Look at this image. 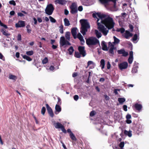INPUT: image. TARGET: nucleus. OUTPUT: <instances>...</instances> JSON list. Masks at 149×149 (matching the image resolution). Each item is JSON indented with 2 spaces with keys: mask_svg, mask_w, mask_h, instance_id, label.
Listing matches in <instances>:
<instances>
[{
  "mask_svg": "<svg viewBox=\"0 0 149 149\" xmlns=\"http://www.w3.org/2000/svg\"><path fill=\"white\" fill-rule=\"evenodd\" d=\"M103 24L106 27L103 26V35L106 36L108 33L109 29H113L115 23L112 18L110 17L108 13L103 14Z\"/></svg>",
  "mask_w": 149,
  "mask_h": 149,
  "instance_id": "f257e3e1",
  "label": "nucleus"
},
{
  "mask_svg": "<svg viewBox=\"0 0 149 149\" xmlns=\"http://www.w3.org/2000/svg\"><path fill=\"white\" fill-rule=\"evenodd\" d=\"M93 17L97 19V22L98 29L102 32V15L100 13H95L93 14Z\"/></svg>",
  "mask_w": 149,
  "mask_h": 149,
  "instance_id": "f03ea898",
  "label": "nucleus"
},
{
  "mask_svg": "<svg viewBox=\"0 0 149 149\" xmlns=\"http://www.w3.org/2000/svg\"><path fill=\"white\" fill-rule=\"evenodd\" d=\"M80 22L81 24L80 32L83 36H84L87 31V29L90 28V26L87 20L86 19H81Z\"/></svg>",
  "mask_w": 149,
  "mask_h": 149,
  "instance_id": "7ed1b4c3",
  "label": "nucleus"
},
{
  "mask_svg": "<svg viewBox=\"0 0 149 149\" xmlns=\"http://www.w3.org/2000/svg\"><path fill=\"white\" fill-rule=\"evenodd\" d=\"M77 30V29L76 28H72L71 30L72 35L74 39L78 38L80 40L81 44L83 45L85 43L83 37L80 33H79L76 36Z\"/></svg>",
  "mask_w": 149,
  "mask_h": 149,
  "instance_id": "20e7f679",
  "label": "nucleus"
},
{
  "mask_svg": "<svg viewBox=\"0 0 149 149\" xmlns=\"http://www.w3.org/2000/svg\"><path fill=\"white\" fill-rule=\"evenodd\" d=\"M86 43L89 46L99 44V40L96 38L91 37L86 40Z\"/></svg>",
  "mask_w": 149,
  "mask_h": 149,
  "instance_id": "39448f33",
  "label": "nucleus"
},
{
  "mask_svg": "<svg viewBox=\"0 0 149 149\" xmlns=\"http://www.w3.org/2000/svg\"><path fill=\"white\" fill-rule=\"evenodd\" d=\"M54 8L51 4L48 5L45 9V13L48 15H51L53 13Z\"/></svg>",
  "mask_w": 149,
  "mask_h": 149,
  "instance_id": "423d86ee",
  "label": "nucleus"
},
{
  "mask_svg": "<svg viewBox=\"0 0 149 149\" xmlns=\"http://www.w3.org/2000/svg\"><path fill=\"white\" fill-rule=\"evenodd\" d=\"M60 43L61 47H66L67 46L71 45V44L68 40H66L63 36H62L60 38Z\"/></svg>",
  "mask_w": 149,
  "mask_h": 149,
  "instance_id": "0eeeda50",
  "label": "nucleus"
},
{
  "mask_svg": "<svg viewBox=\"0 0 149 149\" xmlns=\"http://www.w3.org/2000/svg\"><path fill=\"white\" fill-rule=\"evenodd\" d=\"M71 9L70 13L72 14L76 13L77 12V5L76 3H73L70 6Z\"/></svg>",
  "mask_w": 149,
  "mask_h": 149,
  "instance_id": "6e6552de",
  "label": "nucleus"
},
{
  "mask_svg": "<svg viewBox=\"0 0 149 149\" xmlns=\"http://www.w3.org/2000/svg\"><path fill=\"white\" fill-rule=\"evenodd\" d=\"M54 127L57 129L60 128L64 133H66V130L65 129L63 126L59 123H55L54 124Z\"/></svg>",
  "mask_w": 149,
  "mask_h": 149,
  "instance_id": "1a4fd4ad",
  "label": "nucleus"
},
{
  "mask_svg": "<svg viewBox=\"0 0 149 149\" xmlns=\"http://www.w3.org/2000/svg\"><path fill=\"white\" fill-rule=\"evenodd\" d=\"M111 1L116 3L115 0H103V5L107 9H109L110 7L109 3Z\"/></svg>",
  "mask_w": 149,
  "mask_h": 149,
  "instance_id": "9d476101",
  "label": "nucleus"
},
{
  "mask_svg": "<svg viewBox=\"0 0 149 149\" xmlns=\"http://www.w3.org/2000/svg\"><path fill=\"white\" fill-rule=\"evenodd\" d=\"M111 1L116 3L115 0H103V5L107 9H109L110 7L109 3Z\"/></svg>",
  "mask_w": 149,
  "mask_h": 149,
  "instance_id": "9b49d317",
  "label": "nucleus"
},
{
  "mask_svg": "<svg viewBox=\"0 0 149 149\" xmlns=\"http://www.w3.org/2000/svg\"><path fill=\"white\" fill-rule=\"evenodd\" d=\"M119 68L120 70L126 69L128 66V64L126 62H124L120 63L118 65Z\"/></svg>",
  "mask_w": 149,
  "mask_h": 149,
  "instance_id": "f8f14e48",
  "label": "nucleus"
},
{
  "mask_svg": "<svg viewBox=\"0 0 149 149\" xmlns=\"http://www.w3.org/2000/svg\"><path fill=\"white\" fill-rule=\"evenodd\" d=\"M25 26L24 21L22 20L19 21L15 24V27L17 28L22 27Z\"/></svg>",
  "mask_w": 149,
  "mask_h": 149,
  "instance_id": "ddd939ff",
  "label": "nucleus"
},
{
  "mask_svg": "<svg viewBox=\"0 0 149 149\" xmlns=\"http://www.w3.org/2000/svg\"><path fill=\"white\" fill-rule=\"evenodd\" d=\"M109 54H114L113 50L115 49L114 45L111 44V43L109 42Z\"/></svg>",
  "mask_w": 149,
  "mask_h": 149,
  "instance_id": "4468645a",
  "label": "nucleus"
},
{
  "mask_svg": "<svg viewBox=\"0 0 149 149\" xmlns=\"http://www.w3.org/2000/svg\"><path fill=\"white\" fill-rule=\"evenodd\" d=\"M118 53L119 54H122V55L124 56H127L128 55V53L125 51L123 49H121L118 50L117 51Z\"/></svg>",
  "mask_w": 149,
  "mask_h": 149,
  "instance_id": "2eb2a0df",
  "label": "nucleus"
},
{
  "mask_svg": "<svg viewBox=\"0 0 149 149\" xmlns=\"http://www.w3.org/2000/svg\"><path fill=\"white\" fill-rule=\"evenodd\" d=\"M78 50L81 54L84 56L86 55L85 51L84 50V47L83 46H79L78 47Z\"/></svg>",
  "mask_w": 149,
  "mask_h": 149,
  "instance_id": "dca6fc26",
  "label": "nucleus"
},
{
  "mask_svg": "<svg viewBox=\"0 0 149 149\" xmlns=\"http://www.w3.org/2000/svg\"><path fill=\"white\" fill-rule=\"evenodd\" d=\"M46 107L48 112L50 116L52 117H53L54 116V114L51 108L47 104H46Z\"/></svg>",
  "mask_w": 149,
  "mask_h": 149,
  "instance_id": "f3484780",
  "label": "nucleus"
},
{
  "mask_svg": "<svg viewBox=\"0 0 149 149\" xmlns=\"http://www.w3.org/2000/svg\"><path fill=\"white\" fill-rule=\"evenodd\" d=\"M132 35H133L131 33L127 30L125 31V33L123 35V36L127 39H128L130 37H132Z\"/></svg>",
  "mask_w": 149,
  "mask_h": 149,
  "instance_id": "a211bd4d",
  "label": "nucleus"
},
{
  "mask_svg": "<svg viewBox=\"0 0 149 149\" xmlns=\"http://www.w3.org/2000/svg\"><path fill=\"white\" fill-rule=\"evenodd\" d=\"M55 112L56 114H58L61 111V108L59 105L56 104L55 107Z\"/></svg>",
  "mask_w": 149,
  "mask_h": 149,
  "instance_id": "6ab92c4d",
  "label": "nucleus"
},
{
  "mask_svg": "<svg viewBox=\"0 0 149 149\" xmlns=\"http://www.w3.org/2000/svg\"><path fill=\"white\" fill-rule=\"evenodd\" d=\"M134 106L135 109L139 111H141L142 107L141 104L138 103L135 104Z\"/></svg>",
  "mask_w": 149,
  "mask_h": 149,
  "instance_id": "aec40b11",
  "label": "nucleus"
},
{
  "mask_svg": "<svg viewBox=\"0 0 149 149\" xmlns=\"http://www.w3.org/2000/svg\"><path fill=\"white\" fill-rule=\"evenodd\" d=\"M55 2L56 4L58 3L62 5L65 4L66 3V1L65 0H56Z\"/></svg>",
  "mask_w": 149,
  "mask_h": 149,
  "instance_id": "412c9836",
  "label": "nucleus"
},
{
  "mask_svg": "<svg viewBox=\"0 0 149 149\" xmlns=\"http://www.w3.org/2000/svg\"><path fill=\"white\" fill-rule=\"evenodd\" d=\"M9 78L10 79L13 80L14 81H15L17 79V77L16 76L11 74H10L9 76Z\"/></svg>",
  "mask_w": 149,
  "mask_h": 149,
  "instance_id": "4be33fe9",
  "label": "nucleus"
},
{
  "mask_svg": "<svg viewBox=\"0 0 149 149\" xmlns=\"http://www.w3.org/2000/svg\"><path fill=\"white\" fill-rule=\"evenodd\" d=\"M132 132L131 131H127L126 130H125L124 133L125 135L128 136L129 137H131L132 136Z\"/></svg>",
  "mask_w": 149,
  "mask_h": 149,
  "instance_id": "5701e85b",
  "label": "nucleus"
},
{
  "mask_svg": "<svg viewBox=\"0 0 149 149\" xmlns=\"http://www.w3.org/2000/svg\"><path fill=\"white\" fill-rule=\"evenodd\" d=\"M64 25L65 26H68L70 25L69 21L66 18H65L64 19Z\"/></svg>",
  "mask_w": 149,
  "mask_h": 149,
  "instance_id": "b1692460",
  "label": "nucleus"
},
{
  "mask_svg": "<svg viewBox=\"0 0 149 149\" xmlns=\"http://www.w3.org/2000/svg\"><path fill=\"white\" fill-rule=\"evenodd\" d=\"M70 32H66L65 33V37L68 40H70Z\"/></svg>",
  "mask_w": 149,
  "mask_h": 149,
  "instance_id": "393cba45",
  "label": "nucleus"
},
{
  "mask_svg": "<svg viewBox=\"0 0 149 149\" xmlns=\"http://www.w3.org/2000/svg\"><path fill=\"white\" fill-rule=\"evenodd\" d=\"M118 101L120 104H123L125 101V99L124 98H119L118 99Z\"/></svg>",
  "mask_w": 149,
  "mask_h": 149,
  "instance_id": "a878e982",
  "label": "nucleus"
},
{
  "mask_svg": "<svg viewBox=\"0 0 149 149\" xmlns=\"http://www.w3.org/2000/svg\"><path fill=\"white\" fill-rule=\"evenodd\" d=\"M114 41L113 43L114 44H118L120 42V40L116 38L115 36L113 37Z\"/></svg>",
  "mask_w": 149,
  "mask_h": 149,
  "instance_id": "bb28decb",
  "label": "nucleus"
},
{
  "mask_svg": "<svg viewBox=\"0 0 149 149\" xmlns=\"http://www.w3.org/2000/svg\"><path fill=\"white\" fill-rule=\"evenodd\" d=\"M139 37V35H138L137 34H136L134 35L133 37L132 38L133 41L135 43H136L137 42H136V41L138 39Z\"/></svg>",
  "mask_w": 149,
  "mask_h": 149,
  "instance_id": "cd10ccee",
  "label": "nucleus"
},
{
  "mask_svg": "<svg viewBox=\"0 0 149 149\" xmlns=\"http://www.w3.org/2000/svg\"><path fill=\"white\" fill-rule=\"evenodd\" d=\"M22 57L24 59H26L27 61H32V59L29 56L26 55H24L22 56Z\"/></svg>",
  "mask_w": 149,
  "mask_h": 149,
  "instance_id": "c85d7f7f",
  "label": "nucleus"
},
{
  "mask_svg": "<svg viewBox=\"0 0 149 149\" xmlns=\"http://www.w3.org/2000/svg\"><path fill=\"white\" fill-rule=\"evenodd\" d=\"M1 32L5 36H10V34L9 33H8V31H5L4 29H2L1 30Z\"/></svg>",
  "mask_w": 149,
  "mask_h": 149,
  "instance_id": "c756f323",
  "label": "nucleus"
},
{
  "mask_svg": "<svg viewBox=\"0 0 149 149\" xmlns=\"http://www.w3.org/2000/svg\"><path fill=\"white\" fill-rule=\"evenodd\" d=\"M116 31L117 32H120L121 33H123L125 31V29L123 28H117Z\"/></svg>",
  "mask_w": 149,
  "mask_h": 149,
  "instance_id": "7c9ffc66",
  "label": "nucleus"
},
{
  "mask_svg": "<svg viewBox=\"0 0 149 149\" xmlns=\"http://www.w3.org/2000/svg\"><path fill=\"white\" fill-rule=\"evenodd\" d=\"M95 32L96 36L97 38H99L101 37L102 34L100 33L97 30H95Z\"/></svg>",
  "mask_w": 149,
  "mask_h": 149,
  "instance_id": "2f4dec72",
  "label": "nucleus"
},
{
  "mask_svg": "<svg viewBox=\"0 0 149 149\" xmlns=\"http://www.w3.org/2000/svg\"><path fill=\"white\" fill-rule=\"evenodd\" d=\"M33 52L32 50L26 52V54L28 56H31L33 54Z\"/></svg>",
  "mask_w": 149,
  "mask_h": 149,
  "instance_id": "473e14b6",
  "label": "nucleus"
},
{
  "mask_svg": "<svg viewBox=\"0 0 149 149\" xmlns=\"http://www.w3.org/2000/svg\"><path fill=\"white\" fill-rule=\"evenodd\" d=\"M68 51L69 52V54H72L73 51H74V49L73 48V47H70V48L68 49Z\"/></svg>",
  "mask_w": 149,
  "mask_h": 149,
  "instance_id": "72a5a7b5",
  "label": "nucleus"
},
{
  "mask_svg": "<svg viewBox=\"0 0 149 149\" xmlns=\"http://www.w3.org/2000/svg\"><path fill=\"white\" fill-rule=\"evenodd\" d=\"M70 138L72 140H76V137L72 133H70Z\"/></svg>",
  "mask_w": 149,
  "mask_h": 149,
  "instance_id": "f704fd0d",
  "label": "nucleus"
},
{
  "mask_svg": "<svg viewBox=\"0 0 149 149\" xmlns=\"http://www.w3.org/2000/svg\"><path fill=\"white\" fill-rule=\"evenodd\" d=\"M60 29L59 30V32L61 33H63V26L62 25H61L59 27Z\"/></svg>",
  "mask_w": 149,
  "mask_h": 149,
  "instance_id": "c9c22d12",
  "label": "nucleus"
},
{
  "mask_svg": "<svg viewBox=\"0 0 149 149\" xmlns=\"http://www.w3.org/2000/svg\"><path fill=\"white\" fill-rule=\"evenodd\" d=\"M108 48L105 44V42L103 41V50L107 51Z\"/></svg>",
  "mask_w": 149,
  "mask_h": 149,
  "instance_id": "e433bc0d",
  "label": "nucleus"
},
{
  "mask_svg": "<svg viewBox=\"0 0 149 149\" xmlns=\"http://www.w3.org/2000/svg\"><path fill=\"white\" fill-rule=\"evenodd\" d=\"M26 28L27 29V32L28 33H31V29H30V26L29 25H28L26 26Z\"/></svg>",
  "mask_w": 149,
  "mask_h": 149,
  "instance_id": "4c0bfd02",
  "label": "nucleus"
},
{
  "mask_svg": "<svg viewBox=\"0 0 149 149\" xmlns=\"http://www.w3.org/2000/svg\"><path fill=\"white\" fill-rule=\"evenodd\" d=\"M49 18L52 22L55 23L56 22V20L52 17L50 16L49 17Z\"/></svg>",
  "mask_w": 149,
  "mask_h": 149,
  "instance_id": "58836bf2",
  "label": "nucleus"
},
{
  "mask_svg": "<svg viewBox=\"0 0 149 149\" xmlns=\"http://www.w3.org/2000/svg\"><path fill=\"white\" fill-rule=\"evenodd\" d=\"M48 61V58L47 57H45L42 61V63L43 64H46Z\"/></svg>",
  "mask_w": 149,
  "mask_h": 149,
  "instance_id": "ea45409f",
  "label": "nucleus"
},
{
  "mask_svg": "<svg viewBox=\"0 0 149 149\" xmlns=\"http://www.w3.org/2000/svg\"><path fill=\"white\" fill-rule=\"evenodd\" d=\"M124 146V142H121L119 144V146L121 148V149H123Z\"/></svg>",
  "mask_w": 149,
  "mask_h": 149,
  "instance_id": "a19ab883",
  "label": "nucleus"
},
{
  "mask_svg": "<svg viewBox=\"0 0 149 149\" xmlns=\"http://www.w3.org/2000/svg\"><path fill=\"white\" fill-rule=\"evenodd\" d=\"M90 65H92L91 66H93L94 65V64L93 62L91 61H89L88 62V66Z\"/></svg>",
  "mask_w": 149,
  "mask_h": 149,
  "instance_id": "79ce46f5",
  "label": "nucleus"
},
{
  "mask_svg": "<svg viewBox=\"0 0 149 149\" xmlns=\"http://www.w3.org/2000/svg\"><path fill=\"white\" fill-rule=\"evenodd\" d=\"M45 107H43L41 110V113L43 115H44L45 114Z\"/></svg>",
  "mask_w": 149,
  "mask_h": 149,
  "instance_id": "37998d69",
  "label": "nucleus"
},
{
  "mask_svg": "<svg viewBox=\"0 0 149 149\" xmlns=\"http://www.w3.org/2000/svg\"><path fill=\"white\" fill-rule=\"evenodd\" d=\"M133 60V57H129L128 59V61L130 64H131Z\"/></svg>",
  "mask_w": 149,
  "mask_h": 149,
  "instance_id": "c03bdc74",
  "label": "nucleus"
},
{
  "mask_svg": "<svg viewBox=\"0 0 149 149\" xmlns=\"http://www.w3.org/2000/svg\"><path fill=\"white\" fill-rule=\"evenodd\" d=\"M96 114V112L94 111H91L90 114V115L91 116H93Z\"/></svg>",
  "mask_w": 149,
  "mask_h": 149,
  "instance_id": "a18cd8bd",
  "label": "nucleus"
},
{
  "mask_svg": "<svg viewBox=\"0 0 149 149\" xmlns=\"http://www.w3.org/2000/svg\"><path fill=\"white\" fill-rule=\"evenodd\" d=\"M9 3L10 4L13 5L14 6L16 5V3L15 2L14 0H11L9 1Z\"/></svg>",
  "mask_w": 149,
  "mask_h": 149,
  "instance_id": "49530a36",
  "label": "nucleus"
},
{
  "mask_svg": "<svg viewBox=\"0 0 149 149\" xmlns=\"http://www.w3.org/2000/svg\"><path fill=\"white\" fill-rule=\"evenodd\" d=\"M80 54H81L78 52H75V56L77 58H79L81 56Z\"/></svg>",
  "mask_w": 149,
  "mask_h": 149,
  "instance_id": "de8ad7c7",
  "label": "nucleus"
},
{
  "mask_svg": "<svg viewBox=\"0 0 149 149\" xmlns=\"http://www.w3.org/2000/svg\"><path fill=\"white\" fill-rule=\"evenodd\" d=\"M126 119H130L131 118V115L129 114H128L126 116Z\"/></svg>",
  "mask_w": 149,
  "mask_h": 149,
  "instance_id": "09e8293b",
  "label": "nucleus"
},
{
  "mask_svg": "<svg viewBox=\"0 0 149 149\" xmlns=\"http://www.w3.org/2000/svg\"><path fill=\"white\" fill-rule=\"evenodd\" d=\"M107 68L108 69H109L111 67V65L110 62L109 61H108L107 64Z\"/></svg>",
  "mask_w": 149,
  "mask_h": 149,
  "instance_id": "8fccbe9b",
  "label": "nucleus"
},
{
  "mask_svg": "<svg viewBox=\"0 0 149 149\" xmlns=\"http://www.w3.org/2000/svg\"><path fill=\"white\" fill-rule=\"evenodd\" d=\"M17 40L18 41H20L21 40V36L20 34H19L18 35Z\"/></svg>",
  "mask_w": 149,
  "mask_h": 149,
  "instance_id": "3c124183",
  "label": "nucleus"
},
{
  "mask_svg": "<svg viewBox=\"0 0 149 149\" xmlns=\"http://www.w3.org/2000/svg\"><path fill=\"white\" fill-rule=\"evenodd\" d=\"M37 20L39 23H41L42 22V20L41 18L38 17L37 18Z\"/></svg>",
  "mask_w": 149,
  "mask_h": 149,
  "instance_id": "603ef678",
  "label": "nucleus"
},
{
  "mask_svg": "<svg viewBox=\"0 0 149 149\" xmlns=\"http://www.w3.org/2000/svg\"><path fill=\"white\" fill-rule=\"evenodd\" d=\"M83 10V8L82 6H79L78 8V10L79 11H81Z\"/></svg>",
  "mask_w": 149,
  "mask_h": 149,
  "instance_id": "864d4df0",
  "label": "nucleus"
},
{
  "mask_svg": "<svg viewBox=\"0 0 149 149\" xmlns=\"http://www.w3.org/2000/svg\"><path fill=\"white\" fill-rule=\"evenodd\" d=\"M123 109L125 111H127V106L126 105H124L123 106Z\"/></svg>",
  "mask_w": 149,
  "mask_h": 149,
  "instance_id": "5fc2aeb1",
  "label": "nucleus"
},
{
  "mask_svg": "<svg viewBox=\"0 0 149 149\" xmlns=\"http://www.w3.org/2000/svg\"><path fill=\"white\" fill-rule=\"evenodd\" d=\"M74 98L75 100L77 101L79 99V96L77 95H75L74 96Z\"/></svg>",
  "mask_w": 149,
  "mask_h": 149,
  "instance_id": "6e6d98bb",
  "label": "nucleus"
},
{
  "mask_svg": "<svg viewBox=\"0 0 149 149\" xmlns=\"http://www.w3.org/2000/svg\"><path fill=\"white\" fill-rule=\"evenodd\" d=\"M0 59H2L4 61V58L2 54L0 52Z\"/></svg>",
  "mask_w": 149,
  "mask_h": 149,
  "instance_id": "4d7b16f0",
  "label": "nucleus"
},
{
  "mask_svg": "<svg viewBox=\"0 0 149 149\" xmlns=\"http://www.w3.org/2000/svg\"><path fill=\"white\" fill-rule=\"evenodd\" d=\"M126 122L127 124H130L132 123V120H130V119H126Z\"/></svg>",
  "mask_w": 149,
  "mask_h": 149,
  "instance_id": "13d9d810",
  "label": "nucleus"
},
{
  "mask_svg": "<svg viewBox=\"0 0 149 149\" xmlns=\"http://www.w3.org/2000/svg\"><path fill=\"white\" fill-rule=\"evenodd\" d=\"M33 21L34 22V24L35 25L37 24V20L36 19V18L35 17H33Z\"/></svg>",
  "mask_w": 149,
  "mask_h": 149,
  "instance_id": "bf43d9fd",
  "label": "nucleus"
},
{
  "mask_svg": "<svg viewBox=\"0 0 149 149\" xmlns=\"http://www.w3.org/2000/svg\"><path fill=\"white\" fill-rule=\"evenodd\" d=\"M104 97L105 99L106 100H109V97L107 95H104Z\"/></svg>",
  "mask_w": 149,
  "mask_h": 149,
  "instance_id": "052dcab7",
  "label": "nucleus"
},
{
  "mask_svg": "<svg viewBox=\"0 0 149 149\" xmlns=\"http://www.w3.org/2000/svg\"><path fill=\"white\" fill-rule=\"evenodd\" d=\"M129 27L130 29V31H132L133 29V27L132 25H129Z\"/></svg>",
  "mask_w": 149,
  "mask_h": 149,
  "instance_id": "680f3d73",
  "label": "nucleus"
},
{
  "mask_svg": "<svg viewBox=\"0 0 149 149\" xmlns=\"http://www.w3.org/2000/svg\"><path fill=\"white\" fill-rule=\"evenodd\" d=\"M129 57H133V52L132 51L130 52Z\"/></svg>",
  "mask_w": 149,
  "mask_h": 149,
  "instance_id": "e2e57ef3",
  "label": "nucleus"
},
{
  "mask_svg": "<svg viewBox=\"0 0 149 149\" xmlns=\"http://www.w3.org/2000/svg\"><path fill=\"white\" fill-rule=\"evenodd\" d=\"M17 15L18 16L20 17H22L24 16V15L21 13H18Z\"/></svg>",
  "mask_w": 149,
  "mask_h": 149,
  "instance_id": "0e129e2a",
  "label": "nucleus"
},
{
  "mask_svg": "<svg viewBox=\"0 0 149 149\" xmlns=\"http://www.w3.org/2000/svg\"><path fill=\"white\" fill-rule=\"evenodd\" d=\"M15 12L13 10L10 11V14L11 15H13L15 14Z\"/></svg>",
  "mask_w": 149,
  "mask_h": 149,
  "instance_id": "69168bd1",
  "label": "nucleus"
},
{
  "mask_svg": "<svg viewBox=\"0 0 149 149\" xmlns=\"http://www.w3.org/2000/svg\"><path fill=\"white\" fill-rule=\"evenodd\" d=\"M69 11L67 9H65L64 10V13L65 15H68V14Z\"/></svg>",
  "mask_w": 149,
  "mask_h": 149,
  "instance_id": "338daca9",
  "label": "nucleus"
},
{
  "mask_svg": "<svg viewBox=\"0 0 149 149\" xmlns=\"http://www.w3.org/2000/svg\"><path fill=\"white\" fill-rule=\"evenodd\" d=\"M77 75V72H75L73 74L72 77H75Z\"/></svg>",
  "mask_w": 149,
  "mask_h": 149,
  "instance_id": "774afa93",
  "label": "nucleus"
}]
</instances>
